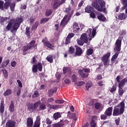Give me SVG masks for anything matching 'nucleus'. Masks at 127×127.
<instances>
[{
  "mask_svg": "<svg viewBox=\"0 0 127 127\" xmlns=\"http://www.w3.org/2000/svg\"><path fill=\"white\" fill-rule=\"evenodd\" d=\"M65 83H66V84H70V83H71V81H70V80H69L68 79H66L64 80Z\"/></svg>",
  "mask_w": 127,
  "mask_h": 127,
  "instance_id": "64",
  "label": "nucleus"
},
{
  "mask_svg": "<svg viewBox=\"0 0 127 127\" xmlns=\"http://www.w3.org/2000/svg\"><path fill=\"white\" fill-rule=\"evenodd\" d=\"M113 112V107L108 108L105 111V113L107 115L108 117H110L112 115Z\"/></svg>",
  "mask_w": 127,
  "mask_h": 127,
  "instance_id": "22",
  "label": "nucleus"
},
{
  "mask_svg": "<svg viewBox=\"0 0 127 127\" xmlns=\"http://www.w3.org/2000/svg\"><path fill=\"white\" fill-rule=\"evenodd\" d=\"M8 6H10V8L11 9V11H14V7L15 6V3L14 2H10L7 1L3 5V1L0 0V8L3 10L4 8L5 9H7L8 8Z\"/></svg>",
  "mask_w": 127,
  "mask_h": 127,
  "instance_id": "6",
  "label": "nucleus"
},
{
  "mask_svg": "<svg viewBox=\"0 0 127 127\" xmlns=\"http://www.w3.org/2000/svg\"><path fill=\"white\" fill-rule=\"evenodd\" d=\"M127 17V14L124 13H121L118 16L119 19H120V20H124V19H126Z\"/></svg>",
  "mask_w": 127,
  "mask_h": 127,
  "instance_id": "25",
  "label": "nucleus"
},
{
  "mask_svg": "<svg viewBox=\"0 0 127 127\" xmlns=\"http://www.w3.org/2000/svg\"><path fill=\"white\" fill-rule=\"evenodd\" d=\"M96 31L97 30L95 29L93 30H92L91 28L88 29L85 33H83L80 36V40L83 41L84 43H87L88 40L91 41L95 37Z\"/></svg>",
  "mask_w": 127,
  "mask_h": 127,
  "instance_id": "2",
  "label": "nucleus"
},
{
  "mask_svg": "<svg viewBox=\"0 0 127 127\" xmlns=\"http://www.w3.org/2000/svg\"><path fill=\"white\" fill-rule=\"evenodd\" d=\"M90 16L91 17V18H96V14H95V13L91 12H90Z\"/></svg>",
  "mask_w": 127,
  "mask_h": 127,
  "instance_id": "54",
  "label": "nucleus"
},
{
  "mask_svg": "<svg viewBox=\"0 0 127 127\" xmlns=\"http://www.w3.org/2000/svg\"><path fill=\"white\" fill-rule=\"evenodd\" d=\"M26 47L30 48L29 49H31L33 50H35V49H36V44H35V41L33 40L31 41Z\"/></svg>",
  "mask_w": 127,
  "mask_h": 127,
  "instance_id": "11",
  "label": "nucleus"
},
{
  "mask_svg": "<svg viewBox=\"0 0 127 127\" xmlns=\"http://www.w3.org/2000/svg\"><path fill=\"white\" fill-rule=\"evenodd\" d=\"M90 126L91 127H96V122H95V121L93 120H92L90 123Z\"/></svg>",
  "mask_w": 127,
  "mask_h": 127,
  "instance_id": "53",
  "label": "nucleus"
},
{
  "mask_svg": "<svg viewBox=\"0 0 127 127\" xmlns=\"http://www.w3.org/2000/svg\"><path fill=\"white\" fill-rule=\"evenodd\" d=\"M3 112H4V101L1 100L0 102V112L1 114H3Z\"/></svg>",
  "mask_w": 127,
  "mask_h": 127,
  "instance_id": "17",
  "label": "nucleus"
},
{
  "mask_svg": "<svg viewBox=\"0 0 127 127\" xmlns=\"http://www.w3.org/2000/svg\"><path fill=\"white\" fill-rule=\"evenodd\" d=\"M43 42H44L45 46L48 47V48H50V49H53L54 48V46L51 45L49 41L44 42V40H43Z\"/></svg>",
  "mask_w": 127,
  "mask_h": 127,
  "instance_id": "19",
  "label": "nucleus"
},
{
  "mask_svg": "<svg viewBox=\"0 0 127 127\" xmlns=\"http://www.w3.org/2000/svg\"><path fill=\"white\" fill-rule=\"evenodd\" d=\"M73 28H77V27H78V23L76 22L73 23Z\"/></svg>",
  "mask_w": 127,
  "mask_h": 127,
  "instance_id": "62",
  "label": "nucleus"
},
{
  "mask_svg": "<svg viewBox=\"0 0 127 127\" xmlns=\"http://www.w3.org/2000/svg\"><path fill=\"white\" fill-rule=\"evenodd\" d=\"M92 87H93V83H92L91 81H89L87 82L85 85L86 90L89 91V90H90V88H92Z\"/></svg>",
  "mask_w": 127,
  "mask_h": 127,
  "instance_id": "26",
  "label": "nucleus"
},
{
  "mask_svg": "<svg viewBox=\"0 0 127 127\" xmlns=\"http://www.w3.org/2000/svg\"><path fill=\"white\" fill-rule=\"evenodd\" d=\"M60 0H55L54 4L53 5V8H57L60 5Z\"/></svg>",
  "mask_w": 127,
  "mask_h": 127,
  "instance_id": "23",
  "label": "nucleus"
},
{
  "mask_svg": "<svg viewBox=\"0 0 127 127\" xmlns=\"http://www.w3.org/2000/svg\"><path fill=\"white\" fill-rule=\"evenodd\" d=\"M53 127H63V125L59 124H53Z\"/></svg>",
  "mask_w": 127,
  "mask_h": 127,
  "instance_id": "52",
  "label": "nucleus"
},
{
  "mask_svg": "<svg viewBox=\"0 0 127 127\" xmlns=\"http://www.w3.org/2000/svg\"><path fill=\"white\" fill-rule=\"evenodd\" d=\"M116 90H117V86L113 85V87L110 88V91L111 93H114Z\"/></svg>",
  "mask_w": 127,
  "mask_h": 127,
  "instance_id": "49",
  "label": "nucleus"
},
{
  "mask_svg": "<svg viewBox=\"0 0 127 127\" xmlns=\"http://www.w3.org/2000/svg\"><path fill=\"white\" fill-rule=\"evenodd\" d=\"M40 103H41L40 101H38L34 104L33 106H34V108L35 109V110H36L37 108H38V106L40 105Z\"/></svg>",
  "mask_w": 127,
  "mask_h": 127,
  "instance_id": "42",
  "label": "nucleus"
},
{
  "mask_svg": "<svg viewBox=\"0 0 127 127\" xmlns=\"http://www.w3.org/2000/svg\"><path fill=\"white\" fill-rule=\"evenodd\" d=\"M107 117H109L106 113H105L104 114H103L101 116V120H106L107 118Z\"/></svg>",
  "mask_w": 127,
  "mask_h": 127,
  "instance_id": "47",
  "label": "nucleus"
},
{
  "mask_svg": "<svg viewBox=\"0 0 127 127\" xmlns=\"http://www.w3.org/2000/svg\"><path fill=\"white\" fill-rule=\"evenodd\" d=\"M70 39H69V38H68V37H66V39H65V44H69V43H70Z\"/></svg>",
  "mask_w": 127,
  "mask_h": 127,
  "instance_id": "58",
  "label": "nucleus"
},
{
  "mask_svg": "<svg viewBox=\"0 0 127 127\" xmlns=\"http://www.w3.org/2000/svg\"><path fill=\"white\" fill-rule=\"evenodd\" d=\"M46 124L47 125H51V124H52V121L49 119V118H47L46 120Z\"/></svg>",
  "mask_w": 127,
  "mask_h": 127,
  "instance_id": "55",
  "label": "nucleus"
},
{
  "mask_svg": "<svg viewBox=\"0 0 127 127\" xmlns=\"http://www.w3.org/2000/svg\"><path fill=\"white\" fill-rule=\"evenodd\" d=\"M82 54V49L80 48V47L76 48V52L75 53V55H77V56H80Z\"/></svg>",
  "mask_w": 127,
  "mask_h": 127,
  "instance_id": "28",
  "label": "nucleus"
},
{
  "mask_svg": "<svg viewBox=\"0 0 127 127\" xmlns=\"http://www.w3.org/2000/svg\"><path fill=\"white\" fill-rule=\"evenodd\" d=\"M74 37V34L73 33L69 34L67 36V38H69V39H71L72 37Z\"/></svg>",
  "mask_w": 127,
  "mask_h": 127,
  "instance_id": "59",
  "label": "nucleus"
},
{
  "mask_svg": "<svg viewBox=\"0 0 127 127\" xmlns=\"http://www.w3.org/2000/svg\"><path fill=\"white\" fill-rule=\"evenodd\" d=\"M49 20V18H44L41 20L40 23H45V22H47Z\"/></svg>",
  "mask_w": 127,
  "mask_h": 127,
  "instance_id": "35",
  "label": "nucleus"
},
{
  "mask_svg": "<svg viewBox=\"0 0 127 127\" xmlns=\"http://www.w3.org/2000/svg\"><path fill=\"white\" fill-rule=\"evenodd\" d=\"M38 26V22L36 21L34 24L32 26V30H35Z\"/></svg>",
  "mask_w": 127,
  "mask_h": 127,
  "instance_id": "32",
  "label": "nucleus"
},
{
  "mask_svg": "<svg viewBox=\"0 0 127 127\" xmlns=\"http://www.w3.org/2000/svg\"><path fill=\"white\" fill-rule=\"evenodd\" d=\"M71 81L72 82H76L77 81V76H76V75L73 74L71 76Z\"/></svg>",
  "mask_w": 127,
  "mask_h": 127,
  "instance_id": "46",
  "label": "nucleus"
},
{
  "mask_svg": "<svg viewBox=\"0 0 127 127\" xmlns=\"http://www.w3.org/2000/svg\"><path fill=\"white\" fill-rule=\"evenodd\" d=\"M94 107L96 110H103V108H104V105L102 104V103L96 102L94 104Z\"/></svg>",
  "mask_w": 127,
  "mask_h": 127,
  "instance_id": "15",
  "label": "nucleus"
},
{
  "mask_svg": "<svg viewBox=\"0 0 127 127\" xmlns=\"http://www.w3.org/2000/svg\"><path fill=\"white\" fill-rule=\"evenodd\" d=\"M84 71L85 72V73H90V70L88 68H84L83 70L80 69L78 70V73L80 74L82 78H87L89 75L88 73H84Z\"/></svg>",
  "mask_w": 127,
  "mask_h": 127,
  "instance_id": "9",
  "label": "nucleus"
},
{
  "mask_svg": "<svg viewBox=\"0 0 127 127\" xmlns=\"http://www.w3.org/2000/svg\"><path fill=\"white\" fill-rule=\"evenodd\" d=\"M36 58L35 57H34L32 59V62L33 64H35L36 63Z\"/></svg>",
  "mask_w": 127,
  "mask_h": 127,
  "instance_id": "63",
  "label": "nucleus"
},
{
  "mask_svg": "<svg viewBox=\"0 0 127 127\" xmlns=\"http://www.w3.org/2000/svg\"><path fill=\"white\" fill-rule=\"evenodd\" d=\"M39 108L42 111H44V110L46 109V105L44 104H41L40 105Z\"/></svg>",
  "mask_w": 127,
  "mask_h": 127,
  "instance_id": "40",
  "label": "nucleus"
},
{
  "mask_svg": "<svg viewBox=\"0 0 127 127\" xmlns=\"http://www.w3.org/2000/svg\"><path fill=\"white\" fill-rule=\"evenodd\" d=\"M115 123L117 126H119L120 125V118L116 119Z\"/></svg>",
  "mask_w": 127,
  "mask_h": 127,
  "instance_id": "60",
  "label": "nucleus"
},
{
  "mask_svg": "<svg viewBox=\"0 0 127 127\" xmlns=\"http://www.w3.org/2000/svg\"><path fill=\"white\" fill-rule=\"evenodd\" d=\"M97 17L99 20H101L102 21H105L106 20V18L105 17V16H104V15H103V14L101 13H99L98 14Z\"/></svg>",
  "mask_w": 127,
  "mask_h": 127,
  "instance_id": "24",
  "label": "nucleus"
},
{
  "mask_svg": "<svg viewBox=\"0 0 127 127\" xmlns=\"http://www.w3.org/2000/svg\"><path fill=\"white\" fill-rule=\"evenodd\" d=\"M121 46H122V40L118 39L115 43V48L114 49V51L117 52L112 56L111 58V62H114V61L118 58V56H119V54L121 51Z\"/></svg>",
  "mask_w": 127,
  "mask_h": 127,
  "instance_id": "5",
  "label": "nucleus"
},
{
  "mask_svg": "<svg viewBox=\"0 0 127 127\" xmlns=\"http://www.w3.org/2000/svg\"><path fill=\"white\" fill-rule=\"evenodd\" d=\"M9 108L10 112H14V105H13V101H11Z\"/></svg>",
  "mask_w": 127,
  "mask_h": 127,
  "instance_id": "29",
  "label": "nucleus"
},
{
  "mask_svg": "<svg viewBox=\"0 0 127 127\" xmlns=\"http://www.w3.org/2000/svg\"><path fill=\"white\" fill-rule=\"evenodd\" d=\"M9 19V18L8 17H0V22L1 23H3L4 21H6V20H8Z\"/></svg>",
  "mask_w": 127,
  "mask_h": 127,
  "instance_id": "30",
  "label": "nucleus"
},
{
  "mask_svg": "<svg viewBox=\"0 0 127 127\" xmlns=\"http://www.w3.org/2000/svg\"><path fill=\"white\" fill-rule=\"evenodd\" d=\"M93 50L92 49H89L87 50L86 54L88 56H90V55H92L93 54Z\"/></svg>",
  "mask_w": 127,
  "mask_h": 127,
  "instance_id": "34",
  "label": "nucleus"
},
{
  "mask_svg": "<svg viewBox=\"0 0 127 127\" xmlns=\"http://www.w3.org/2000/svg\"><path fill=\"white\" fill-rule=\"evenodd\" d=\"M71 119H73L74 121H77V116L75 113L71 114Z\"/></svg>",
  "mask_w": 127,
  "mask_h": 127,
  "instance_id": "51",
  "label": "nucleus"
},
{
  "mask_svg": "<svg viewBox=\"0 0 127 127\" xmlns=\"http://www.w3.org/2000/svg\"><path fill=\"white\" fill-rule=\"evenodd\" d=\"M53 93H54V90L51 89L49 90L48 92V95L49 97H52V96H53Z\"/></svg>",
  "mask_w": 127,
  "mask_h": 127,
  "instance_id": "44",
  "label": "nucleus"
},
{
  "mask_svg": "<svg viewBox=\"0 0 127 127\" xmlns=\"http://www.w3.org/2000/svg\"><path fill=\"white\" fill-rule=\"evenodd\" d=\"M52 14V11L51 9L47 10L46 11V15L47 16H49V15Z\"/></svg>",
  "mask_w": 127,
  "mask_h": 127,
  "instance_id": "45",
  "label": "nucleus"
},
{
  "mask_svg": "<svg viewBox=\"0 0 127 127\" xmlns=\"http://www.w3.org/2000/svg\"><path fill=\"white\" fill-rule=\"evenodd\" d=\"M2 71L3 72V74L4 75V78H5L6 79H7V77H8V74L7 73V70H6V69H3L2 70Z\"/></svg>",
  "mask_w": 127,
  "mask_h": 127,
  "instance_id": "31",
  "label": "nucleus"
},
{
  "mask_svg": "<svg viewBox=\"0 0 127 127\" xmlns=\"http://www.w3.org/2000/svg\"><path fill=\"white\" fill-rule=\"evenodd\" d=\"M23 21V20L21 18H17L16 19L11 20L6 26V29L9 31L12 28L11 32H16V30L18 29V28Z\"/></svg>",
  "mask_w": 127,
  "mask_h": 127,
  "instance_id": "1",
  "label": "nucleus"
},
{
  "mask_svg": "<svg viewBox=\"0 0 127 127\" xmlns=\"http://www.w3.org/2000/svg\"><path fill=\"white\" fill-rule=\"evenodd\" d=\"M29 48L28 47L25 46L24 47V50L23 51V55H26V52L29 50Z\"/></svg>",
  "mask_w": 127,
  "mask_h": 127,
  "instance_id": "39",
  "label": "nucleus"
},
{
  "mask_svg": "<svg viewBox=\"0 0 127 127\" xmlns=\"http://www.w3.org/2000/svg\"><path fill=\"white\" fill-rule=\"evenodd\" d=\"M47 60H48L50 63H52V62H53V57L52 56H48L47 57Z\"/></svg>",
  "mask_w": 127,
  "mask_h": 127,
  "instance_id": "36",
  "label": "nucleus"
},
{
  "mask_svg": "<svg viewBox=\"0 0 127 127\" xmlns=\"http://www.w3.org/2000/svg\"><path fill=\"white\" fill-rule=\"evenodd\" d=\"M16 123L14 121L9 120L6 124V127H15Z\"/></svg>",
  "mask_w": 127,
  "mask_h": 127,
  "instance_id": "13",
  "label": "nucleus"
},
{
  "mask_svg": "<svg viewBox=\"0 0 127 127\" xmlns=\"http://www.w3.org/2000/svg\"><path fill=\"white\" fill-rule=\"evenodd\" d=\"M33 126V119L28 118L27 120V127H32Z\"/></svg>",
  "mask_w": 127,
  "mask_h": 127,
  "instance_id": "14",
  "label": "nucleus"
},
{
  "mask_svg": "<svg viewBox=\"0 0 127 127\" xmlns=\"http://www.w3.org/2000/svg\"><path fill=\"white\" fill-rule=\"evenodd\" d=\"M48 108H50V109H52L53 110H59V109L62 108V106L60 105H52L48 104Z\"/></svg>",
  "mask_w": 127,
  "mask_h": 127,
  "instance_id": "12",
  "label": "nucleus"
},
{
  "mask_svg": "<svg viewBox=\"0 0 127 127\" xmlns=\"http://www.w3.org/2000/svg\"><path fill=\"white\" fill-rule=\"evenodd\" d=\"M37 97H39V92L37 91H35L34 92V94L32 95L33 98H37Z\"/></svg>",
  "mask_w": 127,
  "mask_h": 127,
  "instance_id": "38",
  "label": "nucleus"
},
{
  "mask_svg": "<svg viewBox=\"0 0 127 127\" xmlns=\"http://www.w3.org/2000/svg\"><path fill=\"white\" fill-rule=\"evenodd\" d=\"M17 82L18 83V85L20 88H22V83L19 80H17Z\"/></svg>",
  "mask_w": 127,
  "mask_h": 127,
  "instance_id": "57",
  "label": "nucleus"
},
{
  "mask_svg": "<svg viewBox=\"0 0 127 127\" xmlns=\"http://www.w3.org/2000/svg\"><path fill=\"white\" fill-rule=\"evenodd\" d=\"M26 34L27 36H29L30 34V27H27L26 28Z\"/></svg>",
  "mask_w": 127,
  "mask_h": 127,
  "instance_id": "43",
  "label": "nucleus"
},
{
  "mask_svg": "<svg viewBox=\"0 0 127 127\" xmlns=\"http://www.w3.org/2000/svg\"><path fill=\"white\" fill-rule=\"evenodd\" d=\"M65 12L67 13V15L62 20L60 24L61 26H65L68 23V22L70 20V18H71L72 15H73V13H74V9L68 7L65 9Z\"/></svg>",
  "mask_w": 127,
  "mask_h": 127,
  "instance_id": "3",
  "label": "nucleus"
},
{
  "mask_svg": "<svg viewBox=\"0 0 127 127\" xmlns=\"http://www.w3.org/2000/svg\"><path fill=\"white\" fill-rule=\"evenodd\" d=\"M56 104H63L64 103V100L61 99V100H56L55 101Z\"/></svg>",
  "mask_w": 127,
  "mask_h": 127,
  "instance_id": "50",
  "label": "nucleus"
},
{
  "mask_svg": "<svg viewBox=\"0 0 127 127\" xmlns=\"http://www.w3.org/2000/svg\"><path fill=\"white\" fill-rule=\"evenodd\" d=\"M105 4L106 2L103 0H98L94 3H92L93 6L97 9L98 11H103L104 10L105 8H104V6H105Z\"/></svg>",
  "mask_w": 127,
  "mask_h": 127,
  "instance_id": "7",
  "label": "nucleus"
},
{
  "mask_svg": "<svg viewBox=\"0 0 127 127\" xmlns=\"http://www.w3.org/2000/svg\"><path fill=\"white\" fill-rule=\"evenodd\" d=\"M28 110H29V111H30L31 113H33V112H34V111H35L34 106L33 104H32V103L29 104L28 105Z\"/></svg>",
  "mask_w": 127,
  "mask_h": 127,
  "instance_id": "21",
  "label": "nucleus"
},
{
  "mask_svg": "<svg viewBox=\"0 0 127 127\" xmlns=\"http://www.w3.org/2000/svg\"><path fill=\"white\" fill-rule=\"evenodd\" d=\"M33 73H37L38 71H42V64H33L32 68Z\"/></svg>",
  "mask_w": 127,
  "mask_h": 127,
  "instance_id": "8",
  "label": "nucleus"
},
{
  "mask_svg": "<svg viewBox=\"0 0 127 127\" xmlns=\"http://www.w3.org/2000/svg\"><path fill=\"white\" fill-rule=\"evenodd\" d=\"M61 122H62L63 124H61L63 126L65 125H67V124H69V121L66 119H63V120H61Z\"/></svg>",
  "mask_w": 127,
  "mask_h": 127,
  "instance_id": "41",
  "label": "nucleus"
},
{
  "mask_svg": "<svg viewBox=\"0 0 127 127\" xmlns=\"http://www.w3.org/2000/svg\"><path fill=\"white\" fill-rule=\"evenodd\" d=\"M76 41L78 45H80L81 46L84 45V43H85V42L80 39H77Z\"/></svg>",
  "mask_w": 127,
  "mask_h": 127,
  "instance_id": "37",
  "label": "nucleus"
},
{
  "mask_svg": "<svg viewBox=\"0 0 127 127\" xmlns=\"http://www.w3.org/2000/svg\"><path fill=\"white\" fill-rule=\"evenodd\" d=\"M56 78L57 79V80H59L60 78H61V75H60V73L57 72L56 74Z\"/></svg>",
  "mask_w": 127,
  "mask_h": 127,
  "instance_id": "56",
  "label": "nucleus"
},
{
  "mask_svg": "<svg viewBox=\"0 0 127 127\" xmlns=\"http://www.w3.org/2000/svg\"><path fill=\"white\" fill-rule=\"evenodd\" d=\"M69 52L70 54H73L75 52V49L72 47H69Z\"/></svg>",
  "mask_w": 127,
  "mask_h": 127,
  "instance_id": "48",
  "label": "nucleus"
},
{
  "mask_svg": "<svg viewBox=\"0 0 127 127\" xmlns=\"http://www.w3.org/2000/svg\"><path fill=\"white\" fill-rule=\"evenodd\" d=\"M126 82H127V77L124 78V79L121 80L120 82H119V88H123V87H124L125 85H126Z\"/></svg>",
  "mask_w": 127,
  "mask_h": 127,
  "instance_id": "16",
  "label": "nucleus"
},
{
  "mask_svg": "<svg viewBox=\"0 0 127 127\" xmlns=\"http://www.w3.org/2000/svg\"><path fill=\"white\" fill-rule=\"evenodd\" d=\"M118 93H119V96L120 97H122V96L124 95V93H125V90H124V89H123V88H119Z\"/></svg>",
  "mask_w": 127,
  "mask_h": 127,
  "instance_id": "33",
  "label": "nucleus"
},
{
  "mask_svg": "<svg viewBox=\"0 0 127 127\" xmlns=\"http://www.w3.org/2000/svg\"><path fill=\"white\" fill-rule=\"evenodd\" d=\"M111 56V53H108L102 58V62L104 64L109 62V58Z\"/></svg>",
  "mask_w": 127,
  "mask_h": 127,
  "instance_id": "10",
  "label": "nucleus"
},
{
  "mask_svg": "<svg viewBox=\"0 0 127 127\" xmlns=\"http://www.w3.org/2000/svg\"><path fill=\"white\" fill-rule=\"evenodd\" d=\"M12 93L11 89H7L3 93V96L5 97L6 96H9Z\"/></svg>",
  "mask_w": 127,
  "mask_h": 127,
  "instance_id": "27",
  "label": "nucleus"
},
{
  "mask_svg": "<svg viewBox=\"0 0 127 127\" xmlns=\"http://www.w3.org/2000/svg\"><path fill=\"white\" fill-rule=\"evenodd\" d=\"M54 120L55 121L58 120V119L61 118V113L60 112H57L54 114L53 115Z\"/></svg>",
  "mask_w": 127,
  "mask_h": 127,
  "instance_id": "20",
  "label": "nucleus"
},
{
  "mask_svg": "<svg viewBox=\"0 0 127 127\" xmlns=\"http://www.w3.org/2000/svg\"><path fill=\"white\" fill-rule=\"evenodd\" d=\"M94 11V8L90 5H88L86 7H85V12H87V13H91V12H93Z\"/></svg>",
  "mask_w": 127,
  "mask_h": 127,
  "instance_id": "18",
  "label": "nucleus"
},
{
  "mask_svg": "<svg viewBox=\"0 0 127 127\" xmlns=\"http://www.w3.org/2000/svg\"><path fill=\"white\" fill-rule=\"evenodd\" d=\"M124 112H125V102L122 101L114 107L113 116L117 117L119 115H123Z\"/></svg>",
  "mask_w": 127,
  "mask_h": 127,
  "instance_id": "4",
  "label": "nucleus"
},
{
  "mask_svg": "<svg viewBox=\"0 0 127 127\" xmlns=\"http://www.w3.org/2000/svg\"><path fill=\"white\" fill-rule=\"evenodd\" d=\"M123 6L121 8L122 10H125V9L127 7V3L123 4Z\"/></svg>",
  "mask_w": 127,
  "mask_h": 127,
  "instance_id": "61",
  "label": "nucleus"
}]
</instances>
